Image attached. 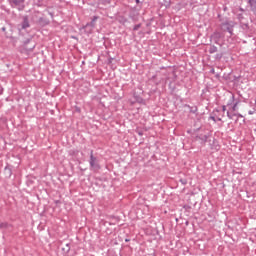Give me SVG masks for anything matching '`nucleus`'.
<instances>
[{
    "instance_id": "obj_5",
    "label": "nucleus",
    "mask_w": 256,
    "mask_h": 256,
    "mask_svg": "<svg viewBox=\"0 0 256 256\" xmlns=\"http://www.w3.org/2000/svg\"><path fill=\"white\" fill-rule=\"evenodd\" d=\"M97 19H99L98 16H94L91 20L90 23H87L84 26V29H86V31H88V33H92L93 32V28L95 27L96 23H97Z\"/></svg>"
},
{
    "instance_id": "obj_6",
    "label": "nucleus",
    "mask_w": 256,
    "mask_h": 256,
    "mask_svg": "<svg viewBox=\"0 0 256 256\" xmlns=\"http://www.w3.org/2000/svg\"><path fill=\"white\" fill-rule=\"evenodd\" d=\"M21 27L22 29H29V27H31V25L29 24V16H23Z\"/></svg>"
},
{
    "instance_id": "obj_22",
    "label": "nucleus",
    "mask_w": 256,
    "mask_h": 256,
    "mask_svg": "<svg viewBox=\"0 0 256 256\" xmlns=\"http://www.w3.org/2000/svg\"><path fill=\"white\" fill-rule=\"evenodd\" d=\"M182 183L185 185V183H187V182H185V181H182Z\"/></svg>"
},
{
    "instance_id": "obj_19",
    "label": "nucleus",
    "mask_w": 256,
    "mask_h": 256,
    "mask_svg": "<svg viewBox=\"0 0 256 256\" xmlns=\"http://www.w3.org/2000/svg\"><path fill=\"white\" fill-rule=\"evenodd\" d=\"M210 119H212V121L216 122L217 120L215 119V116H211Z\"/></svg>"
},
{
    "instance_id": "obj_16",
    "label": "nucleus",
    "mask_w": 256,
    "mask_h": 256,
    "mask_svg": "<svg viewBox=\"0 0 256 256\" xmlns=\"http://www.w3.org/2000/svg\"><path fill=\"white\" fill-rule=\"evenodd\" d=\"M28 51H33V49H35V45H33L31 48H27Z\"/></svg>"
},
{
    "instance_id": "obj_2",
    "label": "nucleus",
    "mask_w": 256,
    "mask_h": 256,
    "mask_svg": "<svg viewBox=\"0 0 256 256\" xmlns=\"http://www.w3.org/2000/svg\"><path fill=\"white\" fill-rule=\"evenodd\" d=\"M90 169L92 171H99L101 169V165L99 164V158L95 157L93 154V150L90 151Z\"/></svg>"
},
{
    "instance_id": "obj_25",
    "label": "nucleus",
    "mask_w": 256,
    "mask_h": 256,
    "mask_svg": "<svg viewBox=\"0 0 256 256\" xmlns=\"http://www.w3.org/2000/svg\"><path fill=\"white\" fill-rule=\"evenodd\" d=\"M136 3H139V0H136Z\"/></svg>"
},
{
    "instance_id": "obj_18",
    "label": "nucleus",
    "mask_w": 256,
    "mask_h": 256,
    "mask_svg": "<svg viewBox=\"0 0 256 256\" xmlns=\"http://www.w3.org/2000/svg\"><path fill=\"white\" fill-rule=\"evenodd\" d=\"M222 111H227V106H222Z\"/></svg>"
},
{
    "instance_id": "obj_8",
    "label": "nucleus",
    "mask_w": 256,
    "mask_h": 256,
    "mask_svg": "<svg viewBox=\"0 0 256 256\" xmlns=\"http://www.w3.org/2000/svg\"><path fill=\"white\" fill-rule=\"evenodd\" d=\"M252 11H256V0H248Z\"/></svg>"
},
{
    "instance_id": "obj_4",
    "label": "nucleus",
    "mask_w": 256,
    "mask_h": 256,
    "mask_svg": "<svg viewBox=\"0 0 256 256\" xmlns=\"http://www.w3.org/2000/svg\"><path fill=\"white\" fill-rule=\"evenodd\" d=\"M9 3L13 9L23 11L25 9V0H9Z\"/></svg>"
},
{
    "instance_id": "obj_12",
    "label": "nucleus",
    "mask_w": 256,
    "mask_h": 256,
    "mask_svg": "<svg viewBox=\"0 0 256 256\" xmlns=\"http://www.w3.org/2000/svg\"><path fill=\"white\" fill-rule=\"evenodd\" d=\"M237 105H239L238 102H236V103L232 106V111H237Z\"/></svg>"
},
{
    "instance_id": "obj_14",
    "label": "nucleus",
    "mask_w": 256,
    "mask_h": 256,
    "mask_svg": "<svg viewBox=\"0 0 256 256\" xmlns=\"http://www.w3.org/2000/svg\"><path fill=\"white\" fill-rule=\"evenodd\" d=\"M223 58V54H216V59H222Z\"/></svg>"
},
{
    "instance_id": "obj_17",
    "label": "nucleus",
    "mask_w": 256,
    "mask_h": 256,
    "mask_svg": "<svg viewBox=\"0 0 256 256\" xmlns=\"http://www.w3.org/2000/svg\"><path fill=\"white\" fill-rule=\"evenodd\" d=\"M248 113H249L250 115H253V114L255 113V110H250Z\"/></svg>"
},
{
    "instance_id": "obj_7",
    "label": "nucleus",
    "mask_w": 256,
    "mask_h": 256,
    "mask_svg": "<svg viewBox=\"0 0 256 256\" xmlns=\"http://www.w3.org/2000/svg\"><path fill=\"white\" fill-rule=\"evenodd\" d=\"M197 139H199L200 141H202V145H205V143L207 142V140L209 139V135H199L197 136Z\"/></svg>"
},
{
    "instance_id": "obj_15",
    "label": "nucleus",
    "mask_w": 256,
    "mask_h": 256,
    "mask_svg": "<svg viewBox=\"0 0 256 256\" xmlns=\"http://www.w3.org/2000/svg\"><path fill=\"white\" fill-rule=\"evenodd\" d=\"M5 227H7V224H5V223H1V224H0V229H3V228H5Z\"/></svg>"
},
{
    "instance_id": "obj_23",
    "label": "nucleus",
    "mask_w": 256,
    "mask_h": 256,
    "mask_svg": "<svg viewBox=\"0 0 256 256\" xmlns=\"http://www.w3.org/2000/svg\"><path fill=\"white\" fill-rule=\"evenodd\" d=\"M182 183L185 185V183H187V182H185V181H182Z\"/></svg>"
},
{
    "instance_id": "obj_1",
    "label": "nucleus",
    "mask_w": 256,
    "mask_h": 256,
    "mask_svg": "<svg viewBox=\"0 0 256 256\" xmlns=\"http://www.w3.org/2000/svg\"><path fill=\"white\" fill-rule=\"evenodd\" d=\"M235 25H237L235 21L225 20L219 25V28H220V31H222L223 33H229L230 37H233V31L235 29Z\"/></svg>"
},
{
    "instance_id": "obj_20",
    "label": "nucleus",
    "mask_w": 256,
    "mask_h": 256,
    "mask_svg": "<svg viewBox=\"0 0 256 256\" xmlns=\"http://www.w3.org/2000/svg\"><path fill=\"white\" fill-rule=\"evenodd\" d=\"M210 73H215V69H211Z\"/></svg>"
},
{
    "instance_id": "obj_9",
    "label": "nucleus",
    "mask_w": 256,
    "mask_h": 256,
    "mask_svg": "<svg viewBox=\"0 0 256 256\" xmlns=\"http://www.w3.org/2000/svg\"><path fill=\"white\" fill-rule=\"evenodd\" d=\"M218 49L217 46L215 45H210V48L208 50V52L210 53V55H213V53H217Z\"/></svg>"
},
{
    "instance_id": "obj_24",
    "label": "nucleus",
    "mask_w": 256,
    "mask_h": 256,
    "mask_svg": "<svg viewBox=\"0 0 256 256\" xmlns=\"http://www.w3.org/2000/svg\"><path fill=\"white\" fill-rule=\"evenodd\" d=\"M125 241H126V242H129V239H126Z\"/></svg>"
},
{
    "instance_id": "obj_26",
    "label": "nucleus",
    "mask_w": 256,
    "mask_h": 256,
    "mask_svg": "<svg viewBox=\"0 0 256 256\" xmlns=\"http://www.w3.org/2000/svg\"><path fill=\"white\" fill-rule=\"evenodd\" d=\"M218 121H221V118H218Z\"/></svg>"
},
{
    "instance_id": "obj_10",
    "label": "nucleus",
    "mask_w": 256,
    "mask_h": 256,
    "mask_svg": "<svg viewBox=\"0 0 256 256\" xmlns=\"http://www.w3.org/2000/svg\"><path fill=\"white\" fill-rule=\"evenodd\" d=\"M141 29V24H136L133 28V31H139Z\"/></svg>"
},
{
    "instance_id": "obj_13",
    "label": "nucleus",
    "mask_w": 256,
    "mask_h": 256,
    "mask_svg": "<svg viewBox=\"0 0 256 256\" xmlns=\"http://www.w3.org/2000/svg\"><path fill=\"white\" fill-rule=\"evenodd\" d=\"M233 115H234V117L243 118V115L239 114V113H234Z\"/></svg>"
},
{
    "instance_id": "obj_11",
    "label": "nucleus",
    "mask_w": 256,
    "mask_h": 256,
    "mask_svg": "<svg viewBox=\"0 0 256 256\" xmlns=\"http://www.w3.org/2000/svg\"><path fill=\"white\" fill-rule=\"evenodd\" d=\"M227 117L228 119H233V117H235V115L231 114V112H227Z\"/></svg>"
},
{
    "instance_id": "obj_28",
    "label": "nucleus",
    "mask_w": 256,
    "mask_h": 256,
    "mask_svg": "<svg viewBox=\"0 0 256 256\" xmlns=\"http://www.w3.org/2000/svg\"><path fill=\"white\" fill-rule=\"evenodd\" d=\"M254 101H255V103H256V97H255V100H254Z\"/></svg>"
},
{
    "instance_id": "obj_3",
    "label": "nucleus",
    "mask_w": 256,
    "mask_h": 256,
    "mask_svg": "<svg viewBox=\"0 0 256 256\" xmlns=\"http://www.w3.org/2000/svg\"><path fill=\"white\" fill-rule=\"evenodd\" d=\"M225 37V34L223 32L215 31L211 36L210 39L213 41L216 45H219L220 47H223V44L219 43L221 39Z\"/></svg>"
},
{
    "instance_id": "obj_27",
    "label": "nucleus",
    "mask_w": 256,
    "mask_h": 256,
    "mask_svg": "<svg viewBox=\"0 0 256 256\" xmlns=\"http://www.w3.org/2000/svg\"><path fill=\"white\" fill-rule=\"evenodd\" d=\"M3 31H5V28H2Z\"/></svg>"
},
{
    "instance_id": "obj_21",
    "label": "nucleus",
    "mask_w": 256,
    "mask_h": 256,
    "mask_svg": "<svg viewBox=\"0 0 256 256\" xmlns=\"http://www.w3.org/2000/svg\"><path fill=\"white\" fill-rule=\"evenodd\" d=\"M27 43H29V40H27V41L25 42V45H27Z\"/></svg>"
}]
</instances>
